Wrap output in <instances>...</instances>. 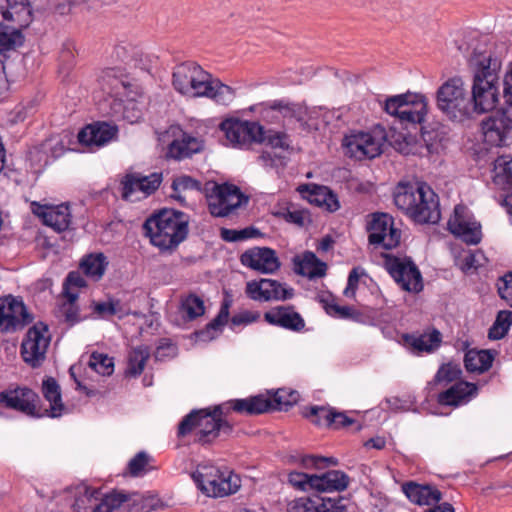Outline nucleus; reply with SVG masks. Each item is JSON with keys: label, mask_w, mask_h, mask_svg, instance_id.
<instances>
[{"label": "nucleus", "mask_w": 512, "mask_h": 512, "mask_svg": "<svg viewBox=\"0 0 512 512\" xmlns=\"http://www.w3.org/2000/svg\"><path fill=\"white\" fill-rule=\"evenodd\" d=\"M478 387L475 383L460 380L454 385L438 394L437 402L443 406H458L462 402L469 401L477 394Z\"/></svg>", "instance_id": "obj_29"}, {"label": "nucleus", "mask_w": 512, "mask_h": 512, "mask_svg": "<svg viewBox=\"0 0 512 512\" xmlns=\"http://www.w3.org/2000/svg\"><path fill=\"white\" fill-rule=\"evenodd\" d=\"M269 111L278 112L284 119H294L299 124L302 130L311 132L317 129L316 126L310 122L311 116L309 115L308 108L299 103H290L283 100L274 101L267 109Z\"/></svg>", "instance_id": "obj_27"}, {"label": "nucleus", "mask_w": 512, "mask_h": 512, "mask_svg": "<svg viewBox=\"0 0 512 512\" xmlns=\"http://www.w3.org/2000/svg\"><path fill=\"white\" fill-rule=\"evenodd\" d=\"M223 405H216L213 408L192 410L178 425V437H185L194 429L199 431L195 435V442L206 445L213 443L217 438L229 437L234 425L229 419H224Z\"/></svg>", "instance_id": "obj_6"}, {"label": "nucleus", "mask_w": 512, "mask_h": 512, "mask_svg": "<svg viewBox=\"0 0 512 512\" xmlns=\"http://www.w3.org/2000/svg\"><path fill=\"white\" fill-rule=\"evenodd\" d=\"M223 322L215 324V318L209 322L203 329L197 330L194 332L196 339L204 342L211 341L215 339L218 334L222 331V328L225 326Z\"/></svg>", "instance_id": "obj_53"}, {"label": "nucleus", "mask_w": 512, "mask_h": 512, "mask_svg": "<svg viewBox=\"0 0 512 512\" xmlns=\"http://www.w3.org/2000/svg\"><path fill=\"white\" fill-rule=\"evenodd\" d=\"M297 391L287 392L285 389H278L272 396L268 398L270 403L269 411L279 410L288 411L298 400Z\"/></svg>", "instance_id": "obj_42"}, {"label": "nucleus", "mask_w": 512, "mask_h": 512, "mask_svg": "<svg viewBox=\"0 0 512 512\" xmlns=\"http://www.w3.org/2000/svg\"><path fill=\"white\" fill-rule=\"evenodd\" d=\"M317 501L310 497H302L295 501L291 507L292 512H309L316 511Z\"/></svg>", "instance_id": "obj_63"}, {"label": "nucleus", "mask_w": 512, "mask_h": 512, "mask_svg": "<svg viewBox=\"0 0 512 512\" xmlns=\"http://www.w3.org/2000/svg\"><path fill=\"white\" fill-rule=\"evenodd\" d=\"M171 188L174 191V194L171 195V198L177 200L182 205L185 203V198L181 196V192L186 190H203L201 182L188 175L175 177L172 181Z\"/></svg>", "instance_id": "obj_41"}, {"label": "nucleus", "mask_w": 512, "mask_h": 512, "mask_svg": "<svg viewBox=\"0 0 512 512\" xmlns=\"http://www.w3.org/2000/svg\"><path fill=\"white\" fill-rule=\"evenodd\" d=\"M232 304H233L232 296L229 295L228 293H226L222 300L220 310L215 317V324L216 323L218 324L221 322H223L224 324L228 323L229 316H230V308H231Z\"/></svg>", "instance_id": "obj_62"}, {"label": "nucleus", "mask_w": 512, "mask_h": 512, "mask_svg": "<svg viewBox=\"0 0 512 512\" xmlns=\"http://www.w3.org/2000/svg\"><path fill=\"white\" fill-rule=\"evenodd\" d=\"M203 191L208 199V210L214 217H227L249 201V197L233 184L208 181Z\"/></svg>", "instance_id": "obj_10"}, {"label": "nucleus", "mask_w": 512, "mask_h": 512, "mask_svg": "<svg viewBox=\"0 0 512 512\" xmlns=\"http://www.w3.org/2000/svg\"><path fill=\"white\" fill-rule=\"evenodd\" d=\"M115 56L120 61L137 66L142 63L144 53L142 49L129 42H121L115 46Z\"/></svg>", "instance_id": "obj_40"}, {"label": "nucleus", "mask_w": 512, "mask_h": 512, "mask_svg": "<svg viewBox=\"0 0 512 512\" xmlns=\"http://www.w3.org/2000/svg\"><path fill=\"white\" fill-rule=\"evenodd\" d=\"M312 477L313 474L310 475L303 472L294 471L289 473L288 481L292 486L301 490H306L307 487L312 489Z\"/></svg>", "instance_id": "obj_58"}, {"label": "nucleus", "mask_w": 512, "mask_h": 512, "mask_svg": "<svg viewBox=\"0 0 512 512\" xmlns=\"http://www.w3.org/2000/svg\"><path fill=\"white\" fill-rule=\"evenodd\" d=\"M293 270L297 275L309 279L321 278L326 275L327 264L321 261L312 251H305L302 256L293 257Z\"/></svg>", "instance_id": "obj_31"}, {"label": "nucleus", "mask_w": 512, "mask_h": 512, "mask_svg": "<svg viewBox=\"0 0 512 512\" xmlns=\"http://www.w3.org/2000/svg\"><path fill=\"white\" fill-rule=\"evenodd\" d=\"M173 87L188 97H208L222 105H228L234 98L233 90L214 79L195 62H184L173 71Z\"/></svg>", "instance_id": "obj_3"}, {"label": "nucleus", "mask_w": 512, "mask_h": 512, "mask_svg": "<svg viewBox=\"0 0 512 512\" xmlns=\"http://www.w3.org/2000/svg\"><path fill=\"white\" fill-rule=\"evenodd\" d=\"M108 266L107 257L103 253H91L80 262V269L87 276L96 281L100 280Z\"/></svg>", "instance_id": "obj_37"}, {"label": "nucleus", "mask_w": 512, "mask_h": 512, "mask_svg": "<svg viewBox=\"0 0 512 512\" xmlns=\"http://www.w3.org/2000/svg\"><path fill=\"white\" fill-rule=\"evenodd\" d=\"M270 403L269 399L262 395L250 397L248 399H236L228 402V404H232L233 411L248 415H257L269 412Z\"/></svg>", "instance_id": "obj_36"}, {"label": "nucleus", "mask_w": 512, "mask_h": 512, "mask_svg": "<svg viewBox=\"0 0 512 512\" xmlns=\"http://www.w3.org/2000/svg\"><path fill=\"white\" fill-rule=\"evenodd\" d=\"M188 320H194L205 313L204 301L196 294H189L181 304Z\"/></svg>", "instance_id": "obj_49"}, {"label": "nucleus", "mask_w": 512, "mask_h": 512, "mask_svg": "<svg viewBox=\"0 0 512 512\" xmlns=\"http://www.w3.org/2000/svg\"><path fill=\"white\" fill-rule=\"evenodd\" d=\"M150 456L141 451L137 453L128 463V470L132 476H139L148 464Z\"/></svg>", "instance_id": "obj_56"}, {"label": "nucleus", "mask_w": 512, "mask_h": 512, "mask_svg": "<svg viewBox=\"0 0 512 512\" xmlns=\"http://www.w3.org/2000/svg\"><path fill=\"white\" fill-rule=\"evenodd\" d=\"M100 496L102 499L105 495H102L98 489L81 484L74 489L67 490L63 507H69V512H87L88 504L92 500H98Z\"/></svg>", "instance_id": "obj_28"}, {"label": "nucleus", "mask_w": 512, "mask_h": 512, "mask_svg": "<svg viewBox=\"0 0 512 512\" xmlns=\"http://www.w3.org/2000/svg\"><path fill=\"white\" fill-rule=\"evenodd\" d=\"M205 143L201 138L184 133L180 139H175L168 147L167 156L173 160L190 158L202 152Z\"/></svg>", "instance_id": "obj_32"}, {"label": "nucleus", "mask_w": 512, "mask_h": 512, "mask_svg": "<svg viewBox=\"0 0 512 512\" xmlns=\"http://www.w3.org/2000/svg\"><path fill=\"white\" fill-rule=\"evenodd\" d=\"M497 287L500 298L505 300L507 305L512 307V272H508L500 277Z\"/></svg>", "instance_id": "obj_55"}, {"label": "nucleus", "mask_w": 512, "mask_h": 512, "mask_svg": "<svg viewBox=\"0 0 512 512\" xmlns=\"http://www.w3.org/2000/svg\"><path fill=\"white\" fill-rule=\"evenodd\" d=\"M143 230L161 252L172 253L188 236L189 216L176 209L162 208L145 220Z\"/></svg>", "instance_id": "obj_5"}, {"label": "nucleus", "mask_w": 512, "mask_h": 512, "mask_svg": "<svg viewBox=\"0 0 512 512\" xmlns=\"http://www.w3.org/2000/svg\"><path fill=\"white\" fill-rule=\"evenodd\" d=\"M267 323L288 330L299 332L305 327L302 316L294 310V306H277L264 314Z\"/></svg>", "instance_id": "obj_26"}, {"label": "nucleus", "mask_w": 512, "mask_h": 512, "mask_svg": "<svg viewBox=\"0 0 512 512\" xmlns=\"http://www.w3.org/2000/svg\"><path fill=\"white\" fill-rule=\"evenodd\" d=\"M279 217H282L289 223H293L299 227H303L305 225L306 220L311 222L310 214L307 210H291L290 208H286L283 211H280L276 214Z\"/></svg>", "instance_id": "obj_52"}, {"label": "nucleus", "mask_w": 512, "mask_h": 512, "mask_svg": "<svg viewBox=\"0 0 512 512\" xmlns=\"http://www.w3.org/2000/svg\"><path fill=\"white\" fill-rule=\"evenodd\" d=\"M448 229L453 235L461 238L468 245H477L482 240L481 225L476 221L449 220Z\"/></svg>", "instance_id": "obj_35"}, {"label": "nucleus", "mask_w": 512, "mask_h": 512, "mask_svg": "<svg viewBox=\"0 0 512 512\" xmlns=\"http://www.w3.org/2000/svg\"><path fill=\"white\" fill-rule=\"evenodd\" d=\"M469 66L473 83L469 92L471 119L492 111L499 103L502 60L491 52L474 51Z\"/></svg>", "instance_id": "obj_2"}, {"label": "nucleus", "mask_w": 512, "mask_h": 512, "mask_svg": "<svg viewBox=\"0 0 512 512\" xmlns=\"http://www.w3.org/2000/svg\"><path fill=\"white\" fill-rule=\"evenodd\" d=\"M303 415L315 425L326 427L332 426L333 421H335V417L342 418V421L346 420V415L344 413L334 412L323 406H311L306 408Z\"/></svg>", "instance_id": "obj_38"}, {"label": "nucleus", "mask_w": 512, "mask_h": 512, "mask_svg": "<svg viewBox=\"0 0 512 512\" xmlns=\"http://www.w3.org/2000/svg\"><path fill=\"white\" fill-rule=\"evenodd\" d=\"M436 106L452 121L462 123L471 119L469 91L460 76L451 77L439 86Z\"/></svg>", "instance_id": "obj_8"}, {"label": "nucleus", "mask_w": 512, "mask_h": 512, "mask_svg": "<svg viewBox=\"0 0 512 512\" xmlns=\"http://www.w3.org/2000/svg\"><path fill=\"white\" fill-rule=\"evenodd\" d=\"M402 491L411 502L420 506H433L442 500L441 491L432 484L408 481L402 484Z\"/></svg>", "instance_id": "obj_25"}, {"label": "nucleus", "mask_w": 512, "mask_h": 512, "mask_svg": "<svg viewBox=\"0 0 512 512\" xmlns=\"http://www.w3.org/2000/svg\"><path fill=\"white\" fill-rule=\"evenodd\" d=\"M327 189L328 187L317 184H303L298 188L300 193H308V196L306 197L307 200L318 207H324V204L326 203L325 196H327Z\"/></svg>", "instance_id": "obj_48"}, {"label": "nucleus", "mask_w": 512, "mask_h": 512, "mask_svg": "<svg viewBox=\"0 0 512 512\" xmlns=\"http://www.w3.org/2000/svg\"><path fill=\"white\" fill-rule=\"evenodd\" d=\"M101 79L103 82V86L107 85L110 88V94L118 95L120 93V89H124L126 87L122 80L118 79L113 75L112 69L105 71Z\"/></svg>", "instance_id": "obj_60"}, {"label": "nucleus", "mask_w": 512, "mask_h": 512, "mask_svg": "<svg viewBox=\"0 0 512 512\" xmlns=\"http://www.w3.org/2000/svg\"><path fill=\"white\" fill-rule=\"evenodd\" d=\"M440 128V125L430 130L422 127L421 139H418L395 130L387 133L382 125L377 124L367 132L354 134V146L357 152L369 160L379 157L388 145L403 156L430 157L442 147L444 132Z\"/></svg>", "instance_id": "obj_1"}, {"label": "nucleus", "mask_w": 512, "mask_h": 512, "mask_svg": "<svg viewBox=\"0 0 512 512\" xmlns=\"http://www.w3.org/2000/svg\"><path fill=\"white\" fill-rule=\"evenodd\" d=\"M33 315L28 312L20 297L5 295L0 297V331L16 332L32 323Z\"/></svg>", "instance_id": "obj_16"}, {"label": "nucleus", "mask_w": 512, "mask_h": 512, "mask_svg": "<svg viewBox=\"0 0 512 512\" xmlns=\"http://www.w3.org/2000/svg\"><path fill=\"white\" fill-rule=\"evenodd\" d=\"M384 111L406 126L422 124L428 113V100L424 94L408 91L388 97Z\"/></svg>", "instance_id": "obj_9"}, {"label": "nucleus", "mask_w": 512, "mask_h": 512, "mask_svg": "<svg viewBox=\"0 0 512 512\" xmlns=\"http://www.w3.org/2000/svg\"><path fill=\"white\" fill-rule=\"evenodd\" d=\"M220 130L224 133L226 145L246 148L253 143H258L262 125L257 122L226 119L221 122Z\"/></svg>", "instance_id": "obj_17"}, {"label": "nucleus", "mask_w": 512, "mask_h": 512, "mask_svg": "<svg viewBox=\"0 0 512 512\" xmlns=\"http://www.w3.org/2000/svg\"><path fill=\"white\" fill-rule=\"evenodd\" d=\"M117 132L118 129L115 125L107 122H95L82 128L77 134V139L83 149L94 151L114 139Z\"/></svg>", "instance_id": "obj_21"}, {"label": "nucleus", "mask_w": 512, "mask_h": 512, "mask_svg": "<svg viewBox=\"0 0 512 512\" xmlns=\"http://www.w3.org/2000/svg\"><path fill=\"white\" fill-rule=\"evenodd\" d=\"M258 144L269 147L279 158L293 157L300 151V147L293 143L287 132L274 129L265 130L263 126Z\"/></svg>", "instance_id": "obj_24"}, {"label": "nucleus", "mask_w": 512, "mask_h": 512, "mask_svg": "<svg viewBox=\"0 0 512 512\" xmlns=\"http://www.w3.org/2000/svg\"><path fill=\"white\" fill-rule=\"evenodd\" d=\"M260 318V313L258 311H242L238 314H235L231 317V328L233 329L236 326L248 325L250 323L258 321Z\"/></svg>", "instance_id": "obj_59"}, {"label": "nucleus", "mask_w": 512, "mask_h": 512, "mask_svg": "<svg viewBox=\"0 0 512 512\" xmlns=\"http://www.w3.org/2000/svg\"><path fill=\"white\" fill-rule=\"evenodd\" d=\"M321 503L317 502L316 512H343L346 507L341 504V499L336 498H319Z\"/></svg>", "instance_id": "obj_57"}, {"label": "nucleus", "mask_w": 512, "mask_h": 512, "mask_svg": "<svg viewBox=\"0 0 512 512\" xmlns=\"http://www.w3.org/2000/svg\"><path fill=\"white\" fill-rule=\"evenodd\" d=\"M399 343L415 355L431 354L441 346L442 334L435 327H427L422 333H403Z\"/></svg>", "instance_id": "obj_20"}, {"label": "nucleus", "mask_w": 512, "mask_h": 512, "mask_svg": "<svg viewBox=\"0 0 512 512\" xmlns=\"http://www.w3.org/2000/svg\"><path fill=\"white\" fill-rule=\"evenodd\" d=\"M42 393L50 403L49 408H42L39 405L38 394L28 387H17L0 392V403L31 417H60L65 410V405L62 402L60 386L53 377H46L43 380Z\"/></svg>", "instance_id": "obj_4"}, {"label": "nucleus", "mask_w": 512, "mask_h": 512, "mask_svg": "<svg viewBox=\"0 0 512 512\" xmlns=\"http://www.w3.org/2000/svg\"><path fill=\"white\" fill-rule=\"evenodd\" d=\"M60 312L64 317L65 322H67L70 326H73L81 321L80 309L78 305L62 304L60 306Z\"/></svg>", "instance_id": "obj_61"}, {"label": "nucleus", "mask_w": 512, "mask_h": 512, "mask_svg": "<svg viewBox=\"0 0 512 512\" xmlns=\"http://www.w3.org/2000/svg\"><path fill=\"white\" fill-rule=\"evenodd\" d=\"M51 341L49 326L39 321L30 327L21 344L23 361L32 368L40 367Z\"/></svg>", "instance_id": "obj_15"}, {"label": "nucleus", "mask_w": 512, "mask_h": 512, "mask_svg": "<svg viewBox=\"0 0 512 512\" xmlns=\"http://www.w3.org/2000/svg\"><path fill=\"white\" fill-rule=\"evenodd\" d=\"M484 141L495 147H501L512 139V116L504 110H498L481 122Z\"/></svg>", "instance_id": "obj_18"}, {"label": "nucleus", "mask_w": 512, "mask_h": 512, "mask_svg": "<svg viewBox=\"0 0 512 512\" xmlns=\"http://www.w3.org/2000/svg\"><path fill=\"white\" fill-rule=\"evenodd\" d=\"M38 209L33 210L34 214L42 219L44 225L52 227L57 232H62L69 228L71 215L67 205H60L55 208L41 206L37 203Z\"/></svg>", "instance_id": "obj_30"}, {"label": "nucleus", "mask_w": 512, "mask_h": 512, "mask_svg": "<svg viewBox=\"0 0 512 512\" xmlns=\"http://www.w3.org/2000/svg\"><path fill=\"white\" fill-rule=\"evenodd\" d=\"M503 94L507 101L512 104V60L508 63L504 74Z\"/></svg>", "instance_id": "obj_64"}, {"label": "nucleus", "mask_w": 512, "mask_h": 512, "mask_svg": "<svg viewBox=\"0 0 512 512\" xmlns=\"http://www.w3.org/2000/svg\"><path fill=\"white\" fill-rule=\"evenodd\" d=\"M367 222L368 241L375 247L392 250L399 246L402 231L397 226L395 219L388 213L376 212L369 215Z\"/></svg>", "instance_id": "obj_13"}, {"label": "nucleus", "mask_w": 512, "mask_h": 512, "mask_svg": "<svg viewBox=\"0 0 512 512\" xmlns=\"http://www.w3.org/2000/svg\"><path fill=\"white\" fill-rule=\"evenodd\" d=\"M22 29H0V54L22 45Z\"/></svg>", "instance_id": "obj_51"}, {"label": "nucleus", "mask_w": 512, "mask_h": 512, "mask_svg": "<svg viewBox=\"0 0 512 512\" xmlns=\"http://www.w3.org/2000/svg\"><path fill=\"white\" fill-rule=\"evenodd\" d=\"M163 176L161 172H154L150 175H142L141 173H128L122 181V198L128 200L136 189L145 193L146 195L154 194L159 188Z\"/></svg>", "instance_id": "obj_23"}, {"label": "nucleus", "mask_w": 512, "mask_h": 512, "mask_svg": "<svg viewBox=\"0 0 512 512\" xmlns=\"http://www.w3.org/2000/svg\"><path fill=\"white\" fill-rule=\"evenodd\" d=\"M93 311L100 318H108L110 316L118 315L119 319L125 316V312L119 300L110 299L107 302H94Z\"/></svg>", "instance_id": "obj_47"}, {"label": "nucleus", "mask_w": 512, "mask_h": 512, "mask_svg": "<svg viewBox=\"0 0 512 512\" xmlns=\"http://www.w3.org/2000/svg\"><path fill=\"white\" fill-rule=\"evenodd\" d=\"M150 357V349L148 346H138L134 348L128 356V366L125 371L126 375L137 377L145 367L146 361Z\"/></svg>", "instance_id": "obj_39"}, {"label": "nucleus", "mask_w": 512, "mask_h": 512, "mask_svg": "<svg viewBox=\"0 0 512 512\" xmlns=\"http://www.w3.org/2000/svg\"><path fill=\"white\" fill-rule=\"evenodd\" d=\"M197 487L209 497H223L237 492L239 485L232 473L223 472L212 464H200L192 474Z\"/></svg>", "instance_id": "obj_11"}, {"label": "nucleus", "mask_w": 512, "mask_h": 512, "mask_svg": "<svg viewBox=\"0 0 512 512\" xmlns=\"http://www.w3.org/2000/svg\"><path fill=\"white\" fill-rule=\"evenodd\" d=\"M320 303H322L326 313L332 317L340 319L352 318V308L349 306L338 305L337 303H335V299L331 294L321 296Z\"/></svg>", "instance_id": "obj_45"}, {"label": "nucleus", "mask_w": 512, "mask_h": 512, "mask_svg": "<svg viewBox=\"0 0 512 512\" xmlns=\"http://www.w3.org/2000/svg\"><path fill=\"white\" fill-rule=\"evenodd\" d=\"M261 235L262 233L260 230L253 226L245 227L244 229L240 230L228 228H221L220 230V237L226 242L243 241L250 238L259 237Z\"/></svg>", "instance_id": "obj_44"}, {"label": "nucleus", "mask_w": 512, "mask_h": 512, "mask_svg": "<svg viewBox=\"0 0 512 512\" xmlns=\"http://www.w3.org/2000/svg\"><path fill=\"white\" fill-rule=\"evenodd\" d=\"M312 490L317 492H340L349 485V476L339 470H329L321 475L313 474Z\"/></svg>", "instance_id": "obj_33"}, {"label": "nucleus", "mask_w": 512, "mask_h": 512, "mask_svg": "<svg viewBox=\"0 0 512 512\" xmlns=\"http://www.w3.org/2000/svg\"><path fill=\"white\" fill-rule=\"evenodd\" d=\"M265 285L276 286L277 280L261 279L260 281H250L246 285V294L253 300L270 301L269 288H264Z\"/></svg>", "instance_id": "obj_43"}, {"label": "nucleus", "mask_w": 512, "mask_h": 512, "mask_svg": "<svg viewBox=\"0 0 512 512\" xmlns=\"http://www.w3.org/2000/svg\"><path fill=\"white\" fill-rule=\"evenodd\" d=\"M89 367L103 376H110L114 371L113 358L106 354L93 352L90 357Z\"/></svg>", "instance_id": "obj_50"}, {"label": "nucleus", "mask_w": 512, "mask_h": 512, "mask_svg": "<svg viewBox=\"0 0 512 512\" xmlns=\"http://www.w3.org/2000/svg\"><path fill=\"white\" fill-rule=\"evenodd\" d=\"M31 21L28 0H0V29H24Z\"/></svg>", "instance_id": "obj_19"}, {"label": "nucleus", "mask_w": 512, "mask_h": 512, "mask_svg": "<svg viewBox=\"0 0 512 512\" xmlns=\"http://www.w3.org/2000/svg\"><path fill=\"white\" fill-rule=\"evenodd\" d=\"M394 204L415 223L435 224L440 220L439 200L433 190L425 183L414 189L412 186H399L394 194Z\"/></svg>", "instance_id": "obj_7"}, {"label": "nucleus", "mask_w": 512, "mask_h": 512, "mask_svg": "<svg viewBox=\"0 0 512 512\" xmlns=\"http://www.w3.org/2000/svg\"><path fill=\"white\" fill-rule=\"evenodd\" d=\"M383 267L403 291L418 294L423 290L421 271L411 257L383 254Z\"/></svg>", "instance_id": "obj_12"}, {"label": "nucleus", "mask_w": 512, "mask_h": 512, "mask_svg": "<svg viewBox=\"0 0 512 512\" xmlns=\"http://www.w3.org/2000/svg\"><path fill=\"white\" fill-rule=\"evenodd\" d=\"M496 352L489 349H469L464 355V367L470 373L483 374L493 365Z\"/></svg>", "instance_id": "obj_34"}, {"label": "nucleus", "mask_w": 512, "mask_h": 512, "mask_svg": "<svg viewBox=\"0 0 512 512\" xmlns=\"http://www.w3.org/2000/svg\"><path fill=\"white\" fill-rule=\"evenodd\" d=\"M337 459L333 457L306 455L301 459V464L304 468H316L320 469L328 465H337Z\"/></svg>", "instance_id": "obj_54"}, {"label": "nucleus", "mask_w": 512, "mask_h": 512, "mask_svg": "<svg viewBox=\"0 0 512 512\" xmlns=\"http://www.w3.org/2000/svg\"><path fill=\"white\" fill-rule=\"evenodd\" d=\"M462 375V370L459 364L448 362L442 364L437 370L433 382L435 384L450 383L458 380Z\"/></svg>", "instance_id": "obj_46"}, {"label": "nucleus", "mask_w": 512, "mask_h": 512, "mask_svg": "<svg viewBox=\"0 0 512 512\" xmlns=\"http://www.w3.org/2000/svg\"><path fill=\"white\" fill-rule=\"evenodd\" d=\"M159 502L160 500L154 496L144 497L136 492L113 490L105 494L100 503L92 508V512H113L125 503L130 512H150L158 507Z\"/></svg>", "instance_id": "obj_14"}, {"label": "nucleus", "mask_w": 512, "mask_h": 512, "mask_svg": "<svg viewBox=\"0 0 512 512\" xmlns=\"http://www.w3.org/2000/svg\"><path fill=\"white\" fill-rule=\"evenodd\" d=\"M240 261L244 266L265 274H273L281 266L275 250L269 247L249 249L240 256Z\"/></svg>", "instance_id": "obj_22"}]
</instances>
